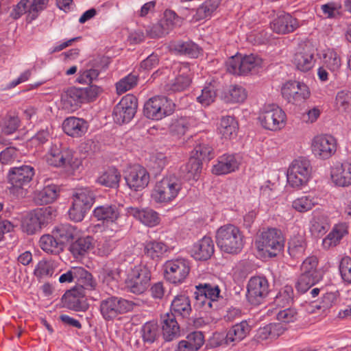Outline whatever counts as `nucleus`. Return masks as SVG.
<instances>
[{
	"label": "nucleus",
	"mask_w": 351,
	"mask_h": 351,
	"mask_svg": "<svg viewBox=\"0 0 351 351\" xmlns=\"http://www.w3.org/2000/svg\"><path fill=\"white\" fill-rule=\"evenodd\" d=\"M175 104L166 97H154L149 99L144 105L143 112L145 117L153 120H160L173 113Z\"/></svg>",
	"instance_id": "nucleus-12"
},
{
	"label": "nucleus",
	"mask_w": 351,
	"mask_h": 351,
	"mask_svg": "<svg viewBox=\"0 0 351 351\" xmlns=\"http://www.w3.org/2000/svg\"><path fill=\"white\" fill-rule=\"evenodd\" d=\"M181 189L180 179L174 174H169L156 182L152 198L156 203H169L178 196Z\"/></svg>",
	"instance_id": "nucleus-3"
},
{
	"label": "nucleus",
	"mask_w": 351,
	"mask_h": 351,
	"mask_svg": "<svg viewBox=\"0 0 351 351\" xmlns=\"http://www.w3.org/2000/svg\"><path fill=\"white\" fill-rule=\"evenodd\" d=\"M99 74V71L96 69H86L79 72L77 82L82 84H89L95 80Z\"/></svg>",
	"instance_id": "nucleus-63"
},
{
	"label": "nucleus",
	"mask_w": 351,
	"mask_h": 351,
	"mask_svg": "<svg viewBox=\"0 0 351 351\" xmlns=\"http://www.w3.org/2000/svg\"><path fill=\"white\" fill-rule=\"evenodd\" d=\"M258 119L264 128L276 131L285 127L286 114L277 105L268 104L261 110Z\"/></svg>",
	"instance_id": "nucleus-11"
},
{
	"label": "nucleus",
	"mask_w": 351,
	"mask_h": 351,
	"mask_svg": "<svg viewBox=\"0 0 351 351\" xmlns=\"http://www.w3.org/2000/svg\"><path fill=\"white\" fill-rule=\"evenodd\" d=\"M191 256L196 260L205 261L214 253V243L209 237H204L193 245Z\"/></svg>",
	"instance_id": "nucleus-31"
},
{
	"label": "nucleus",
	"mask_w": 351,
	"mask_h": 351,
	"mask_svg": "<svg viewBox=\"0 0 351 351\" xmlns=\"http://www.w3.org/2000/svg\"><path fill=\"white\" fill-rule=\"evenodd\" d=\"M250 331V326L246 321H242L232 326L226 335L222 333H216L214 335V339L220 340L217 345L222 344L224 341L226 344H235L247 337Z\"/></svg>",
	"instance_id": "nucleus-21"
},
{
	"label": "nucleus",
	"mask_w": 351,
	"mask_h": 351,
	"mask_svg": "<svg viewBox=\"0 0 351 351\" xmlns=\"http://www.w3.org/2000/svg\"><path fill=\"white\" fill-rule=\"evenodd\" d=\"M241 164L240 158L234 154H223L219 157L213 165L212 172L216 175H223L235 171Z\"/></svg>",
	"instance_id": "nucleus-26"
},
{
	"label": "nucleus",
	"mask_w": 351,
	"mask_h": 351,
	"mask_svg": "<svg viewBox=\"0 0 351 351\" xmlns=\"http://www.w3.org/2000/svg\"><path fill=\"white\" fill-rule=\"evenodd\" d=\"M169 250V247L162 241H147L144 243V253L153 260H158Z\"/></svg>",
	"instance_id": "nucleus-38"
},
{
	"label": "nucleus",
	"mask_w": 351,
	"mask_h": 351,
	"mask_svg": "<svg viewBox=\"0 0 351 351\" xmlns=\"http://www.w3.org/2000/svg\"><path fill=\"white\" fill-rule=\"evenodd\" d=\"M55 268L56 264L51 260H42L38 263L34 274L40 278L51 276L53 274Z\"/></svg>",
	"instance_id": "nucleus-61"
},
{
	"label": "nucleus",
	"mask_w": 351,
	"mask_h": 351,
	"mask_svg": "<svg viewBox=\"0 0 351 351\" xmlns=\"http://www.w3.org/2000/svg\"><path fill=\"white\" fill-rule=\"evenodd\" d=\"M51 208H40L26 215L22 221V228L28 234H33L41 229L43 225L51 219Z\"/></svg>",
	"instance_id": "nucleus-15"
},
{
	"label": "nucleus",
	"mask_w": 351,
	"mask_h": 351,
	"mask_svg": "<svg viewBox=\"0 0 351 351\" xmlns=\"http://www.w3.org/2000/svg\"><path fill=\"white\" fill-rule=\"evenodd\" d=\"M196 289L208 299L212 300V302L215 303V306H217V300L220 293V290L217 286H213L209 284H200L196 286Z\"/></svg>",
	"instance_id": "nucleus-57"
},
{
	"label": "nucleus",
	"mask_w": 351,
	"mask_h": 351,
	"mask_svg": "<svg viewBox=\"0 0 351 351\" xmlns=\"http://www.w3.org/2000/svg\"><path fill=\"white\" fill-rule=\"evenodd\" d=\"M94 201L95 195L89 189H77L74 195L73 206L69 211V217L75 221H81Z\"/></svg>",
	"instance_id": "nucleus-10"
},
{
	"label": "nucleus",
	"mask_w": 351,
	"mask_h": 351,
	"mask_svg": "<svg viewBox=\"0 0 351 351\" xmlns=\"http://www.w3.org/2000/svg\"><path fill=\"white\" fill-rule=\"evenodd\" d=\"M202 170V162L199 159L191 157L189 162L181 167L182 176L188 180L198 179Z\"/></svg>",
	"instance_id": "nucleus-47"
},
{
	"label": "nucleus",
	"mask_w": 351,
	"mask_h": 351,
	"mask_svg": "<svg viewBox=\"0 0 351 351\" xmlns=\"http://www.w3.org/2000/svg\"><path fill=\"white\" fill-rule=\"evenodd\" d=\"M121 174L114 167L109 168L97 178V182L110 188H117L119 185Z\"/></svg>",
	"instance_id": "nucleus-48"
},
{
	"label": "nucleus",
	"mask_w": 351,
	"mask_h": 351,
	"mask_svg": "<svg viewBox=\"0 0 351 351\" xmlns=\"http://www.w3.org/2000/svg\"><path fill=\"white\" fill-rule=\"evenodd\" d=\"M49 0H21L14 8L12 16L14 19L19 18L26 12L32 14V19L36 16V14L44 10Z\"/></svg>",
	"instance_id": "nucleus-25"
},
{
	"label": "nucleus",
	"mask_w": 351,
	"mask_h": 351,
	"mask_svg": "<svg viewBox=\"0 0 351 351\" xmlns=\"http://www.w3.org/2000/svg\"><path fill=\"white\" fill-rule=\"evenodd\" d=\"M262 59L258 56L237 54L226 62V70L233 75H246L251 71L261 66Z\"/></svg>",
	"instance_id": "nucleus-9"
},
{
	"label": "nucleus",
	"mask_w": 351,
	"mask_h": 351,
	"mask_svg": "<svg viewBox=\"0 0 351 351\" xmlns=\"http://www.w3.org/2000/svg\"><path fill=\"white\" fill-rule=\"evenodd\" d=\"M58 196V187L51 184L45 186L43 189L35 193L34 199L38 204H47L52 203Z\"/></svg>",
	"instance_id": "nucleus-44"
},
{
	"label": "nucleus",
	"mask_w": 351,
	"mask_h": 351,
	"mask_svg": "<svg viewBox=\"0 0 351 351\" xmlns=\"http://www.w3.org/2000/svg\"><path fill=\"white\" fill-rule=\"evenodd\" d=\"M161 324L163 337L166 341H170L178 337L180 326L173 315L166 313L162 315Z\"/></svg>",
	"instance_id": "nucleus-34"
},
{
	"label": "nucleus",
	"mask_w": 351,
	"mask_h": 351,
	"mask_svg": "<svg viewBox=\"0 0 351 351\" xmlns=\"http://www.w3.org/2000/svg\"><path fill=\"white\" fill-rule=\"evenodd\" d=\"M293 297V288L290 286H285L275 298L274 304L276 306V307H286V305L289 304L292 302Z\"/></svg>",
	"instance_id": "nucleus-56"
},
{
	"label": "nucleus",
	"mask_w": 351,
	"mask_h": 351,
	"mask_svg": "<svg viewBox=\"0 0 351 351\" xmlns=\"http://www.w3.org/2000/svg\"><path fill=\"white\" fill-rule=\"evenodd\" d=\"M213 156V148L208 143L203 142L195 146L192 157L199 159V162H202L203 160H210Z\"/></svg>",
	"instance_id": "nucleus-55"
},
{
	"label": "nucleus",
	"mask_w": 351,
	"mask_h": 351,
	"mask_svg": "<svg viewBox=\"0 0 351 351\" xmlns=\"http://www.w3.org/2000/svg\"><path fill=\"white\" fill-rule=\"evenodd\" d=\"M124 178L127 186L134 191H141L147 186L150 176L147 170L140 165L129 167Z\"/></svg>",
	"instance_id": "nucleus-16"
},
{
	"label": "nucleus",
	"mask_w": 351,
	"mask_h": 351,
	"mask_svg": "<svg viewBox=\"0 0 351 351\" xmlns=\"http://www.w3.org/2000/svg\"><path fill=\"white\" fill-rule=\"evenodd\" d=\"M135 303L121 297L109 296L100 301L99 311L106 321H112L118 316L134 309Z\"/></svg>",
	"instance_id": "nucleus-4"
},
{
	"label": "nucleus",
	"mask_w": 351,
	"mask_h": 351,
	"mask_svg": "<svg viewBox=\"0 0 351 351\" xmlns=\"http://www.w3.org/2000/svg\"><path fill=\"white\" fill-rule=\"evenodd\" d=\"M82 88L71 87L65 91L61 97L63 108L68 110H75L84 102Z\"/></svg>",
	"instance_id": "nucleus-32"
},
{
	"label": "nucleus",
	"mask_w": 351,
	"mask_h": 351,
	"mask_svg": "<svg viewBox=\"0 0 351 351\" xmlns=\"http://www.w3.org/2000/svg\"><path fill=\"white\" fill-rule=\"evenodd\" d=\"M217 245L228 254H238L244 245V237L241 230L232 224H226L217 229L215 235Z\"/></svg>",
	"instance_id": "nucleus-1"
},
{
	"label": "nucleus",
	"mask_w": 351,
	"mask_h": 351,
	"mask_svg": "<svg viewBox=\"0 0 351 351\" xmlns=\"http://www.w3.org/2000/svg\"><path fill=\"white\" fill-rule=\"evenodd\" d=\"M332 182L338 186L346 187L351 184V163H337L330 171Z\"/></svg>",
	"instance_id": "nucleus-27"
},
{
	"label": "nucleus",
	"mask_w": 351,
	"mask_h": 351,
	"mask_svg": "<svg viewBox=\"0 0 351 351\" xmlns=\"http://www.w3.org/2000/svg\"><path fill=\"white\" fill-rule=\"evenodd\" d=\"M189 127V120L187 118L181 117L172 120L169 125V131L172 135L179 137L185 134Z\"/></svg>",
	"instance_id": "nucleus-54"
},
{
	"label": "nucleus",
	"mask_w": 351,
	"mask_h": 351,
	"mask_svg": "<svg viewBox=\"0 0 351 351\" xmlns=\"http://www.w3.org/2000/svg\"><path fill=\"white\" fill-rule=\"evenodd\" d=\"M120 210V206L115 204H104L94 209L95 217L107 224L104 230L106 237H111L114 232L120 230L121 226L118 223V219L121 217Z\"/></svg>",
	"instance_id": "nucleus-8"
},
{
	"label": "nucleus",
	"mask_w": 351,
	"mask_h": 351,
	"mask_svg": "<svg viewBox=\"0 0 351 351\" xmlns=\"http://www.w3.org/2000/svg\"><path fill=\"white\" fill-rule=\"evenodd\" d=\"M150 280V269L146 265H139L135 266L128 274L126 285L132 293L141 294L147 290Z\"/></svg>",
	"instance_id": "nucleus-13"
},
{
	"label": "nucleus",
	"mask_w": 351,
	"mask_h": 351,
	"mask_svg": "<svg viewBox=\"0 0 351 351\" xmlns=\"http://www.w3.org/2000/svg\"><path fill=\"white\" fill-rule=\"evenodd\" d=\"M323 65L331 72H337L341 66V59L336 51L332 49L323 50L321 54Z\"/></svg>",
	"instance_id": "nucleus-41"
},
{
	"label": "nucleus",
	"mask_w": 351,
	"mask_h": 351,
	"mask_svg": "<svg viewBox=\"0 0 351 351\" xmlns=\"http://www.w3.org/2000/svg\"><path fill=\"white\" fill-rule=\"evenodd\" d=\"M128 213L142 223L149 227L156 226L160 222L158 214L150 208L140 210L137 208L130 207L128 208Z\"/></svg>",
	"instance_id": "nucleus-33"
},
{
	"label": "nucleus",
	"mask_w": 351,
	"mask_h": 351,
	"mask_svg": "<svg viewBox=\"0 0 351 351\" xmlns=\"http://www.w3.org/2000/svg\"><path fill=\"white\" fill-rule=\"evenodd\" d=\"M62 302L68 308L75 311L84 312L89 306L82 287H75L67 291L62 296Z\"/></svg>",
	"instance_id": "nucleus-24"
},
{
	"label": "nucleus",
	"mask_w": 351,
	"mask_h": 351,
	"mask_svg": "<svg viewBox=\"0 0 351 351\" xmlns=\"http://www.w3.org/2000/svg\"><path fill=\"white\" fill-rule=\"evenodd\" d=\"M137 108L135 97L127 95L116 105L113 110L114 120L119 124L128 123L134 117Z\"/></svg>",
	"instance_id": "nucleus-19"
},
{
	"label": "nucleus",
	"mask_w": 351,
	"mask_h": 351,
	"mask_svg": "<svg viewBox=\"0 0 351 351\" xmlns=\"http://www.w3.org/2000/svg\"><path fill=\"white\" fill-rule=\"evenodd\" d=\"M39 245L41 249L51 254H58L63 250V245L58 238L52 234H44L39 240Z\"/></svg>",
	"instance_id": "nucleus-46"
},
{
	"label": "nucleus",
	"mask_w": 351,
	"mask_h": 351,
	"mask_svg": "<svg viewBox=\"0 0 351 351\" xmlns=\"http://www.w3.org/2000/svg\"><path fill=\"white\" fill-rule=\"evenodd\" d=\"M329 228L328 218L324 215H317L313 213V218L311 221L310 231L313 234L319 236L322 235Z\"/></svg>",
	"instance_id": "nucleus-50"
},
{
	"label": "nucleus",
	"mask_w": 351,
	"mask_h": 351,
	"mask_svg": "<svg viewBox=\"0 0 351 351\" xmlns=\"http://www.w3.org/2000/svg\"><path fill=\"white\" fill-rule=\"evenodd\" d=\"M195 299L194 306L199 311L208 312L210 310L217 307L215 306V303L212 302V300L208 299L197 291L195 292Z\"/></svg>",
	"instance_id": "nucleus-62"
},
{
	"label": "nucleus",
	"mask_w": 351,
	"mask_h": 351,
	"mask_svg": "<svg viewBox=\"0 0 351 351\" xmlns=\"http://www.w3.org/2000/svg\"><path fill=\"white\" fill-rule=\"evenodd\" d=\"M335 106L340 112H347L351 106V92L341 90L337 94Z\"/></svg>",
	"instance_id": "nucleus-58"
},
{
	"label": "nucleus",
	"mask_w": 351,
	"mask_h": 351,
	"mask_svg": "<svg viewBox=\"0 0 351 351\" xmlns=\"http://www.w3.org/2000/svg\"><path fill=\"white\" fill-rule=\"evenodd\" d=\"M172 69L176 78L171 84V90L173 91L185 90L191 82L192 73L189 64L186 62H174Z\"/></svg>",
	"instance_id": "nucleus-23"
},
{
	"label": "nucleus",
	"mask_w": 351,
	"mask_h": 351,
	"mask_svg": "<svg viewBox=\"0 0 351 351\" xmlns=\"http://www.w3.org/2000/svg\"><path fill=\"white\" fill-rule=\"evenodd\" d=\"M171 49L180 54L186 55L191 58H197L200 53V49L195 43L191 41H176L171 44Z\"/></svg>",
	"instance_id": "nucleus-42"
},
{
	"label": "nucleus",
	"mask_w": 351,
	"mask_h": 351,
	"mask_svg": "<svg viewBox=\"0 0 351 351\" xmlns=\"http://www.w3.org/2000/svg\"><path fill=\"white\" fill-rule=\"evenodd\" d=\"M339 296L338 292H328L324 294L321 300L314 302L311 304V313H325L330 308L337 302Z\"/></svg>",
	"instance_id": "nucleus-45"
},
{
	"label": "nucleus",
	"mask_w": 351,
	"mask_h": 351,
	"mask_svg": "<svg viewBox=\"0 0 351 351\" xmlns=\"http://www.w3.org/2000/svg\"><path fill=\"white\" fill-rule=\"evenodd\" d=\"M160 22L169 32L175 27L180 25L182 23L181 19L172 10H166L164 13L163 18L160 20Z\"/></svg>",
	"instance_id": "nucleus-59"
},
{
	"label": "nucleus",
	"mask_w": 351,
	"mask_h": 351,
	"mask_svg": "<svg viewBox=\"0 0 351 351\" xmlns=\"http://www.w3.org/2000/svg\"><path fill=\"white\" fill-rule=\"evenodd\" d=\"M284 244L281 231L274 228L263 230L255 241L258 251L262 255L270 258L276 256L282 250Z\"/></svg>",
	"instance_id": "nucleus-2"
},
{
	"label": "nucleus",
	"mask_w": 351,
	"mask_h": 351,
	"mask_svg": "<svg viewBox=\"0 0 351 351\" xmlns=\"http://www.w3.org/2000/svg\"><path fill=\"white\" fill-rule=\"evenodd\" d=\"M292 62L296 69L302 72L308 71L315 64L313 50L310 47L300 49L294 54Z\"/></svg>",
	"instance_id": "nucleus-28"
},
{
	"label": "nucleus",
	"mask_w": 351,
	"mask_h": 351,
	"mask_svg": "<svg viewBox=\"0 0 351 351\" xmlns=\"http://www.w3.org/2000/svg\"><path fill=\"white\" fill-rule=\"evenodd\" d=\"M311 171L310 160L304 157H299L293 160L289 165L287 182L293 188L300 189L308 183Z\"/></svg>",
	"instance_id": "nucleus-7"
},
{
	"label": "nucleus",
	"mask_w": 351,
	"mask_h": 351,
	"mask_svg": "<svg viewBox=\"0 0 351 351\" xmlns=\"http://www.w3.org/2000/svg\"><path fill=\"white\" fill-rule=\"evenodd\" d=\"M347 233L348 230L346 224L340 223L335 226L331 232L323 239V247L324 249H329L336 246Z\"/></svg>",
	"instance_id": "nucleus-37"
},
{
	"label": "nucleus",
	"mask_w": 351,
	"mask_h": 351,
	"mask_svg": "<svg viewBox=\"0 0 351 351\" xmlns=\"http://www.w3.org/2000/svg\"><path fill=\"white\" fill-rule=\"evenodd\" d=\"M93 239L91 237L78 238L70 246V251L74 256L84 255L93 246Z\"/></svg>",
	"instance_id": "nucleus-51"
},
{
	"label": "nucleus",
	"mask_w": 351,
	"mask_h": 351,
	"mask_svg": "<svg viewBox=\"0 0 351 351\" xmlns=\"http://www.w3.org/2000/svg\"><path fill=\"white\" fill-rule=\"evenodd\" d=\"M250 331V326L246 321H242L232 326L226 335L222 333H216L214 335V339L220 340L217 345L222 344L224 341L226 344H235L247 337Z\"/></svg>",
	"instance_id": "nucleus-22"
},
{
	"label": "nucleus",
	"mask_w": 351,
	"mask_h": 351,
	"mask_svg": "<svg viewBox=\"0 0 351 351\" xmlns=\"http://www.w3.org/2000/svg\"><path fill=\"white\" fill-rule=\"evenodd\" d=\"M141 332L143 341L148 343H152L158 337V326L154 322H147L143 326Z\"/></svg>",
	"instance_id": "nucleus-53"
},
{
	"label": "nucleus",
	"mask_w": 351,
	"mask_h": 351,
	"mask_svg": "<svg viewBox=\"0 0 351 351\" xmlns=\"http://www.w3.org/2000/svg\"><path fill=\"white\" fill-rule=\"evenodd\" d=\"M189 298L185 295H178L174 298L171 304V314L182 317H188L191 313Z\"/></svg>",
	"instance_id": "nucleus-35"
},
{
	"label": "nucleus",
	"mask_w": 351,
	"mask_h": 351,
	"mask_svg": "<svg viewBox=\"0 0 351 351\" xmlns=\"http://www.w3.org/2000/svg\"><path fill=\"white\" fill-rule=\"evenodd\" d=\"M190 268L187 259L179 258L167 261L164 265L165 278L173 284L182 283L188 276Z\"/></svg>",
	"instance_id": "nucleus-14"
},
{
	"label": "nucleus",
	"mask_w": 351,
	"mask_h": 351,
	"mask_svg": "<svg viewBox=\"0 0 351 351\" xmlns=\"http://www.w3.org/2000/svg\"><path fill=\"white\" fill-rule=\"evenodd\" d=\"M52 233L58 238L61 244L64 245L70 240L77 238L79 232L75 227L70 224H61L55 228Z\"/></svg>",
	"instance_id": "nucleus-43"
},
{
	"label": "nucleus",
	"mask_w": 351,
	"mask_h": 351,
	"mask_svg": "<svg viewBox=\"0 0 351 351\" xmlns=\"http://www.w3.org/2000/svg\"><path fill=\"white\" fill-rule=\"evenodd\" d=\"M137 75L132 73L120 80L116 84L118 94H123L133 88L137 84Z\"/></svg>",
	"instance_id": "nucleus-60"
},
{
	"label": "nucleus",
	"mask_w": 351,
	"mask_h": 351,
	"mask_svg": "<svg viewBox=\"0 0 351 351\" xmlns=\"http://www.w3.org/2000/svg\"><path fill=\"white\" fill-rule=\"evenodd\" d=\"M269 293V283L265 277L254 276L248 281L247 299L253 305L261 304Z\"/></svg>",
	"instance_id": "nucleus-18"
},
{
	"label": "nucleus",
	"mask_w": 351,
	"mask_h": 351,
	"mask_svg": "<svg viewBox=\"0 0 351 351\" xmlns=\"http://www.w3.org/2000/svg\"><path fill=\"white\" fill-rule=\"evenodd\" d=\"M308 87L304 83L289 81L282 88V95L289 102L300 104L310 96Z\"/></svg>",
	"instance_id": "nucleus-20"
},
{
	"label": "nucleus",
	"mask_w": 351,
	"mask_h": 351,
	"mask_svg": "<svg viewBox=\"0 0 351 351\" xmlns=\"http://www.w3.org/2000/svg\"><path fill=\"white\" fill-rule=\"evenodd\" d=\"M46 161L51 166L63 167L69 170L77 169L81 165V160L75 156L73 150L69 148H61L53 145L46 154Z\"/></svg>",
	"instance_id": "nucleus-5"
},
{
	"label": "nucleus",
	"mask_w": 351,
	"mask_h": 351,
	"mask_svg": "<svg viewBox=\"0 0 351 351\" xmlns=\"http://www.w3.org/2000/svg\"><path fill=\"white\" fill-rule=\"evenodd\" d=\"M34 175V169L30 165L15 167L10 170L8 179L11 184L10 192L17 197L26 195V186Z\"/></svg>",
	"instance_id": "nucleus-6"
},
{
	"label": "nucleus",
	"mask_w": 351,
	"mask_h": 351,
	"mask_svg": "<svg viewBox=\"0 0 351 351\" xmlns=\"http://www.w3.org/2000/svg\"><path fill=\"white\" fill-rule=\"evenodd\" d=\"M311 148L315 158L326 160L336 152L337 142L330 135H317L312 139Z\"/></svg>",
	"instance_id": "nucleus-17"
},
{
	"label": "nucleus",
	"mask_w": 351,
	"mask_h": 351,
	"mask_svg": "<svg viewBox=\"0 0 351 351\" xmlns=\"http://www.w3.org/2000/svg\"><path fill=\"white\" fill-rule=\"evenodd\" d=\"M238 123L231 116L223 117L218 127V132L222 138L230 139L237 135Z\"/></svg>",
	"instance_id": "nucleus-40"
},
{
	"label": "nucleus",
	"mask_w": 351,
	"mask_h": 351,
	"mask_svg": "<svg viewBox=\"0 0 351 351\" xmlns=\"http://www.w3.org/2000/svg\"><path fill=\"white\" fill-rule=\"evenodd\" d=\"M339 271L342 279L348 283H351V258L345 256L339 263Z\"/></svg>",
	"instance_id": "nucleus-64"
},
{
	"label": "nucleus",
	"mask_w": 351,
	"mask_h": 351,
	"mask_svg": "<svg viewBox=\"0 0 351 351\" xmlns=\"http://www.w3.org/2000/svg\"><path fill=\"white\" fill-rule=\"evenodd\" d=\"M299 22L288 13L279 15L271 23V28L277 34H289L299 27Z\"/></svg>",
	"instance_id": "nucleus-29"
},
{
	"label": "nucleus",
	"mask_w": 351,
	"mask_h": 351,
	"mask_svg": "<svg viewBox=\"0 0 351 351\" xmlns=\"http://www.w3.org/2000/svg\"><path fill=\"white\" fill-rule=\"evenodd\" d=\"M318 204L317 197L313 194H306L295 198L291 204L292 208L298 213H304L311 210Z\"/></svg>",
	"instance_id": "nucleus-39"
},
{
	"label": "nucleus",
	"mask_w": 351,
	"mask_h": 351,
	"mask_svg": "<svg viewBox=\"0 0 351 351\" xmlns=\"http://www.w3.org/2000/svg\"><path fill=\"white\" fill-rule=\"evenodd\" d=\"M267 313L268 315H275L278 321L284 324L294 322L298 317L297 310L293 307L269 308Z\"/></svg>",
	"instance_id": "nucleus-36"
},
{
	"label": "nucleus",
	"mask_w": 351,
	"mask_h": 351,
	"mask_svg": "<svg viewBox=\"0 0 351 351\" xmlns=\"http://www.w3.org/2000/svg\"><path fill=\"white\" fill-rule=\"evenodd\" d=\"M322 278V275H317L314 273L313 274H308L303 273L299 277L295 287L299 292L305 293L311 287L319 282Z\"/></svg>",
	"instance_id": "nucleus-49"
},
{
	"label": "nucleus",
	"mask_w": 351,
	"mask_h": 351,
	"mask_svg": "<svg viewBox=\"0 0 351 351\" xmlns=\"http://www.w3.org/2000/svg\"><path fill=\"white\" fill-rule=\"evenodd\" d=\"M77 281L80 285L78 287H82L87 290H94L97 287V282L93 279L90 273L83 267H79L77 272Z\"/></svg>",
	"instance_id": "nucleus-52"
},
{
	"label": "nucleus",
	"mask_w": 351,
	"mask_h": 351,
	"mask_svg": "<svg viewBox=\"0 0 351 351\" xmlns=\"http://www.w3.org/2000/svg\"><path fill=\"white\" fill-rule=\"evenodd\" d=\"M88 124L83 119L70 117L62 123V129L65 134L73 138L81 137L88 130Z\"/></svg>",
	"instance_id": "nucleus-30"
}]
</instances>
